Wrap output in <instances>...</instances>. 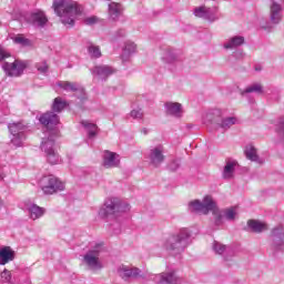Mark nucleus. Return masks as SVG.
Returning a JSON list of instances; mask_svg holds the SVG:
<instances>
[{
  "instance_id": "f257e3e1",
  "label": "nucleus",
  "mask_w": 284,
  "mask_h": 284,
  "mask_svg": "<svg viewBox=\"0 0 284 284\" xmlns=\"http://www.w3.org/2000/svg\"><path fill=\"white\" fill-rule=\"evenodd\" d=\"M39 121L44 125L48 134V138L42 139L40 150L44 153L50 165H57L61 161V158L59 156V151H57V143L54 142L57 130L53 126L59 125V115L54 112H47L40 116Z\"/></svg>"
},
{
  "instance_id": "f03ea898",
  "label": "nucleus",
  "mask_w": 284,
  "mask_h": 284,
  "mask_svg": "<svg viewBox=\"0 0 284 284\" xmlns=\"http://www.w3.org/2000/svg\"><path fill=\"white\" fill-rule=\"evenodd\" d=\"M52 8L67 28H74V22L83 14V8L72 0H53Z\"/></svg>"
},
{
  "instance_id": "7ed1b4c3",
  "label": "nucleus",
  "mask_w": 284,
  "mask_h": 284,
  "mask_svg": "<svg viewBox=\"0 0 284 284\" xmlns=\"http://www.w3.org/2000/svg\"><path fill=\"white\" fill-rule=\"evenodd\" d=\"M190 212H194L195 214H212L215 216V225H223V215L221 214V210L216 206V202L212 199V196L206 195L202 200H194L189 203Z\"/></svg>"
},
{
  "instance_id": "20e7f679",
  "label": "nucleus",
  "mask_w": 284,
  "mask_h": 284,
  "mask_svg": "<svg viewBox=\"0 0 284 284\" xmlns=\"http://www.w3.org/2000/svg\"><path fill=\"white\" fill-rule=\"evenodd\" d=\"M192 233L189 229H181L178 233L169 236L164 243L168 252L176 255L185 252V248L190 245Z\"/></svg>"
},
{
  "instance_id": "39448f33",
  "label": "nucleus",
  "mask_w": 284,
  "mask_h": 284,
  "mask_svg": "<svg viewBox=\"0 0 284 284\" xmlns=\"http://www.w3.org/2000/svg\"><path fill=\"white\" fill-rule=\"evenodd\" d=\"M125 212H130V204L122 202L118 197H111L105 201L99 214L100 216H121Z\"/></svg>"
},
{
  "instance_id": "423d86ee",
  "label": "nucleus",
  "mask_w": 284,
  "mask_h": 284,
  "mask_svg": "<svg viewBox=\"0 0 284 284\" xmlns=\"http://www.w3.org/2000/svg\"><path fill=\"white\" fill-rule=\"evenodd\" d=\"M204 123H213L216 128L230 130L232 125H236V118H221V110L215 109L212 112L206 113Z\"/></svg>"
},
{
  "instance_id": "0eeeda50",
  "label": "nucleus",
  "mask_w": 284,
  "mask_h": 284,
  "mask_svg": "<svg viewBox=\"0 0 284 284\" xmlns=\"http://www.w3.org/2000/svg\"><path fill=\"white\" fill-rule=\"evenodd\" d=\"M10 132V141L16 148H21L26 141V124L22 122H13L8 124Z\"/></svg>"
},
{
  "instance_id": "6e6552de",
  "label": "nucleus",
  "mask_w": 284,
  "mask_h": 284,
  "mask_svg": "<svg viewBox=\"0 0 284 284\" xmlns=\"http://www.w3.org/2000/svg\"><path fill=\"white\" fill-rule=\"evenodd\" d=\"M40 187L44 194H54L65 190L63 182L59 181L53 175H45L40 180Z\"/></svg>"
},
{
  "instance_id": "1a4fd4ad",
  "label": "nucleus",
  "mask_w": 284,
  "mask_h": 284,
  "mask_svg": "<svg viewBox=\"0 0 284 284\" xmlns=\"http://www.w3.org/2000/svg\"><path fill=\"white\" fill-rule=\"evenodd\" d=\"M146 159L152 168H161L165 163V146L163 144L150 146Z\"/></svg>"
},
{
  "instance_id": "9d476101",
  "label": "nucleus",
  "mask_w": 284,
  "mask_h": 284,
  "mask_svg": "<svg viewBox=\"0 0 284 284\" xmlns=\"http://www.w3.org/2000/svg\"><path fill=\"white\" fill-rule=\"evenodd\" d=\"M118 276L123 281H129V278H145L143 272L139 267H130L128 265H120L118 267Z\"/></svg>"
},
{
  "instance_id": "9b49d317",
  "label": "nucleus",
  "mask_w": 284,
  "mask_h": 284,
  "mask_svg": "<svg viewBox=\"0 0 284 284\" xmlns=\"http://www.w3.org/2000/svg\"><path fill=\"white\" fill-rule=\"evenodd\" d=\"M100 247V245L95 246V248L90 250L83 257L85 265H88L90 270H101L102 267L101 261H99L101 254V250H99Z\"/></svg>"
},
{
  "instance_id": "f8f14e48",
  "label": "nucleus",
  "mask_w": 284,
  "mask_h": 284,
  "mask_svg": "<svg viewBox=\"0 0 284 284\" xmlns=\"http://www.w3.org/2000/svg\"><path fill=\"white\" fill-rule=\"evenodd\" d=\"M2 69L8 77H21V74H23V70H26V64L24 62L14 60L13 62H3Z\"/></svg>"
},
{
  "instance_id": "ddd939ff",
  "label": "nucleus",
  "mask_w": 284,
  "mask_h": 284,
  "mask_svg": "<svg viewBox=\"0 0 284 284\" xmlns=\"http://www.w3.org/2000/svg\"><path fill=\"white\" fill-rule=\"evenodd\" d=\"M121 164V159H119V154L105 150L102 154V165L103 168L111 169V168H119Z\"/></svg>"
},
{
  "instance_id": "4468645a",
  "label": "nucleus",
  "mask_w": 284,
  "mask_h": 284,
  "mask_svg": "<svg viewBox=\"0 0 284 284\" xmlns=\"http://www.w3.org/2000/svg\"><path fill=\"white\" fill-rule=\"evenodd\" d=\"M27 21L34 28H45V24L48 23V17H45L43 11H37L28 16Z\"/></svg>"
},
{
  "instance_id": "2eb2a0df",
  "label": "nucleus",
  "mask_w": 284,
  "mask_h": 284,
  "mask_svg": "<svg viewBox=\"0 0 284 284\" xmlns=\"http://www.w3.org/2000/svg\"><path fill=\"white\" fill-rule=\"evenodd\" d=\"M213 251L215 254H220V256H224V261L226 263H230L232 261V257L234 256V250L227 245H224L217 241L213 243Z\"/></svg>"
},
{
  "instance_id": "dca6fc26",
  "label": "nucleus",
  "mask_w": 284,
  "mask_h": 284,
  "mask_svg": "<svg viewBox=\"0 0 284 284\" xmlns=\"http://www.w3.org/2000/svg\"><path fill=\"white\" fill-rule=\"evenodd\" d=\"M153 281L156 284H181V278L174 272L154 275Z\"/></svg>"
},
{
  "instance_id": "f3484780",
  "label": "nucleus",
  "mask_w": 284,
  "mask_h": 284,
  "mask_svg": "<svg viewBox=\"0 0 284 284\" xmlns=\"http://www.w3.org/2000/svg\"><path fill=\"white\" fill-rule=\"evenodd\" d=\"M92 74H95V77H99L101 81H105L109 77H112L116 70L110 65H95L93 69H91Z\"/></svg>"
},
{
  "instance_id": "a211bd4d",
  "label": "nucleus",
  "mask_w": 284,
  "mask_h": 284,
  "mask_svg": "<svg viewBox=\"0 0 284 284\" xmlns=\"http://www.w3.org/2000/svg\"><path fill=\"white\" fill-rule=\"evenodd\" d=\"M165 113L174 119H181L183 116V104L179 102H166L164 104Z\"/></svg>"
},
{
  "instance_id": "6ab92c4d",
  "label": "nucleus",
  "mask_w": 284,
  "mask_h": 284,
  "mask_svg": "<svg viewBox=\"0 0 284 284\" xmlns=\"http://www.w3.org/2000/svg\"><path fill=\"white\" fill-rule=\"evenodd\" d=\"M273 243L276 250H284V229L277 226L272 231Z\"/></svg>"
},
{
  "instance_id": "aec40b11",
  "label": "nucleus",
  "mask_w": 284,
  "mask_h": 284,
  "mask_svg": "<svg viewBox=\"0 0 284 284\" xmlns=\"http://www.w3.org/2000/svg\"><path fill=\"white\" fill-rule=\"evenodd\" d=\"M282 10L283 8H281V4L273 0L271 4L270 19L271 22H273L275 26H277V23H281V20L283 19V16L281 14Z\"/></svg>"
},
{
  "instance_id": "412c9836",
  "label": "nucleus",
  "mask_w": 284,
  "mask_h": 284,
  "mask_svg": "<svg viewBox=\"0 0 284 284\" xmlns=\"http://www.w3.org/2000/svg\"><path fill=\"white\" fill-rule=\"evenodd\" d=\"M236 165H237L236 161L227 160L222 172V178L227 181L234 179V172H236Z\"/></svg>"
},
{
  "instance_id": "4be33fe9",
  "label": "nucleus",
  "mask_w": 284,
  "mask_h": 284,
  "mask_svg": "<svg viewBox=\"0 0 284 284\" xmlns=\"http://www.w3.org/2000/svg\"><path fill=\"white\" fill-rule=\"evenodd\" d=\"M214 12H216V8H207V7H199L194 10L195 17H200L201 19L214 20Z\"/></svg>"
},
{
  "instance_id": "5701e85b",
  "label": "nucleus",
  "mask_w": 284,
  "mask_h": 284,
  "mask_svg": "<svg viewBox=\"0 0 284 284\" xmlns=\"http://www.w3.org/2000/svg\"><path fill=\"white\" fill-rule=\"evenodd\" d=\"M10 261H14V251L10 246L0 248V265H7Z\"/></svg>"
},
{
  "instance_id": "b1692460",
  "label": "nucleus",
  "mask_w": 284,
  "mask_h": 284,
  "mask_svg": "<svg viewBox=\"0 0 284 284\" xmlns=\"http://www.w3.org/2000/svg\"><path fill=\"white\" fill-rule=\"evenodd\" d=\"M245 43V38L242 36H234L230 38L225 43V50H235V48H241Z\"/></svg>"
},
{
  "instance_id": "393cba45",
  "label": "nucleus",
  "mask_w": 284,
  "mask_h": 284,
  "mask_svg": "<svg viewBox=\"0 0 284 284\" xmlns=\"http://www.w3.org/2000/svg\"><path fill=\"white\" fill-rule=\"evenodd\" d=\"M123 12V7L121 3L111 2L109 3V17L112 21H116Z\"/></svg>"
},
{
  "instance_id": "a878e982",
  "label": "nucleus",
  "mask_w": 284,
  "mask_h": 284,
  "mask_svg": "<svg viewBox=\"0 0 284 284\" xmlns=\"http://www.w3.org/2000/svg\"><path fill=\"white\" fill-rule=\"evenodd\" d=\"M30 219H32V221H37V219H41V216H43L45 214V209L37 205V204H30L27 207Z\"/></svg>"
},
{
  "instance_id": "bb28decb",
  "label": "nucleus",
  "mask_w": 284,
  "mask_h": 284,
  "mask_svg": "<svg viewBox=\"0 0 284 284\" xmlns=\"http://www.w3.org/2000/svg\"><path fill=\"white\" fill-rule=\"evenodd\" d=\"M58 87L64 90L65 92H79L82 90L79 83L70 81H60Z\"/></svg>"
},
{
  "instance_id": "cd10ccee",
  "label": "nucleus",
  "mask_w": 284,
  "mask_h": 284,
  "mask_svg": "<svg viewBox=\"0 0 284 284\" xmlns=\"http://www.w3.org/2000/svg\"><path fill=\"white\" fill-rule=\"evenodd\" d=\"M245 155L248 161H254L255 163H263V160L258 158V154L256 153V148H254V145L246 146Z\"/></svg>"
},
{
  "instance_id": "c85d7f7f",
  "label": "nucleus",
  "mask_w": 284,
  "mask_h": 284,
  "mask_svg": "<svg viewBox=\"0 0 284 284\" xmlns=\"http://www.w3.org/2000/svg\"><path fill=\"white\" fill-rule=\"evenodd\" d=\"M247 225L253 232L256 233L265 232V230H267V225L265 223L255 220L248 221Z\"/></svg>"
},
{
  "instance_id": "c756f323",
  "label": "nucleus",
  "mask_w": 284,
  "mask_h": 284,
  "mask_svg": "<svg viewBox=\"0 0 284 284\" xmlns=\"http://www.w3.org/2000/svg\"><path fill=\"white\" fill-rule=\"evenodd\" d=\"M87 48L91 59H101V48L99 45L89 42Z\"/></svg>"
},
{
  "instance_id": "7c9ffc66",
  "label": "nucleus",
  "mask_w": 284,
  "mask_h": 284,
  "mask_svg": "<svg viewBox=\"0 0 284 284\" xmlns=\"http://www.w3.org/2000/svg\"><path fill=\"white\" fill-rule=\"evenodd\" d=\"M221 215H222V220L226 219V221H235L236 219V207H229L225 209L224 211H220ZM222 225H223V221H222Z\"/></svg>"
},
{
  "instance_id": "2f4dec72",
  "label": "nucleus",
  "mask_w": 284,
  "mask_h": 284,
  "mask_svg": "<svg viewBox=\"0 0 284 284\" xmlns=\"http://www.w3.org/2000/svg\"><path fill=\"white\" fill-rule=\"evenodd\" d=\"M81 124L83 125V128H85V130L88 131L89 138L92 139L94 136H97V130L98 126L94 123H90L89 121L83 120L81 122Z\"/></svg>"
},
{
  "instance_id": "473e14b6",
  "label": "nucleus",
  "mask_w": 284,
  "mask_h": 284,
  "mask_svg": "<svg viewBox=\"0 0 284 284\" xmlns=\"http://www.w3.org/2000/svg\"><path fill=\"white\" fill-rule=\"evenodd\" d=\"M252 92H255L256 94H263V85L258 83L251 84L242 92V94L245 95Z\"/></svg>"
},
{
  "instance_id": "72a5a7b5",
  "label": "nucleus",
  "mask_w": 284,
  "mask_h": 284,
  "mask_svg": "<svg viewBox=\"0 0 284 284\" xmlns=\"http://www.w3.org/2000/svg\"><path fill=\"white\" fill-rule=\"evenodd\" d=\"M65 109V101L61 98H55L52 104L53 112H61Z\"/></svg>"
},
{
  "instance_id": "f704fd0d",
  "label": "nucleus",
  "mask_w": 284,
  "mask_h": 284,
  "mask_svg": "<svg viewBox=\"0 0 284 284\" xmlns=\"http://www.w3.org/2000/svg\"><path fill=\"white\" fill-rule=\"evenodd\" d=\"M163 60L166 63H174V61H176V54L172 50H166L164 52Z\"/></svg>"
},
{
  "instance_id": "c9c22d12",
  "label": "nucleus",
  "mask_w": 284,
  "mask_h": 284,
  "mask_svg": "<svg viewBox=\"0 0 284 284\" xmlns=\"http://www.w3.org/2000/svg\"><path fill=\"white\" fill-rule=\"evenodd\" d=\"M124 54H134L136 52V44L134 42H126L123 50Z\"/></svg>"
},
{
  "instance_id": "e433bc0d",
  "label": "nucleus",
  "mask_w": 284,
  "mask_h": 284,
  "mask_svg": "<svg viewBox=\"0 0 284 284\" xmlns=\"http://www.w3.org/2000/svg\"><path fill=\"white\" fill-rule=\"evenodd\" d=\"M14 43H18L19 45H30V40L26 39L23 36H17L13 39Z\"/></svg>"
},
{
  "instance_id": "4c0bfd02",
  "label": "nucleus",
  "mask_w": 284,
  "mask_h": 284,
  "mask_svg": "<svg viewBox=\"0 0 284 284\" xmlns=\"http://www.w3.org/2000/svg\"><path fill=\"white\" fill-rule=\"evenodd\" d=\"M130 116H131V119L141 120V119H143V110H141V109H133L130 112Z\"/></svg>"
},
{
  "instance_id": "58836bf2",
  "label": "nucleus",
  "mask_w": 284,
  "mask_h": 284,
  "mask_svg": "<svg viewBox=\"0 0 284 284\" xmlns=\"http://www.w3.org/2000/svg\"><path fill=\"white\" fill-rule=\"evenodd\" d=\"M36 68L41 74H45V72H48V63L45 61L38 62Z\"/></svg>"
},
{
  "instance_id": "ea45409f",
  "label": "nucleus",
  "mask_w": 284,
  "mask_h": 284,
  "mask_svg": "<svg viewBox=\"0 0 284 284\" xmlns=\"http://www.w3.org/2000/svg\"><path fill=\"white\" fill-rule=\"evenodd\" d=\"M1 278L4 283H10V281H12V273L4 268V271L1 273Z\"/></svg>"
},
{
  "instance_id": "a19ab883",
  "label": "nucleus",
  "mask_w": 284,
  "mask_h": 284,
  "mask_svg": "<svg viewBox=\"0 0 284 284\" xmlns=\"http://www.w3.org/2000/svg\"><path fill=\"white\" fill-rule=\"evenodd\" d=\"M179 168H181V163L178 160H173L169 164V170H171V172H176Z\"/></svg>"
},
{
  "instance_id": "79ce46f5",
  "label": "nucleus",
  "mask_w": 284,
  "mask_h": 284,
  "mask_svg": "<svg viewBox=\"0 0 284 284\" xmlns=\"http://www.w3.org/2000/svg\"><path fill=\"white\" fill-rule=\"evenodd\" d=\"M6 59H10V53L3 49H0V63L6 61Z\"/></svg>"
},
{
  "instance_id": "37998d69",
  "label": "nucleus",
  "mask_w": 284,
  "mask_h": 284,
  "mask_svg": "<svg viewBox=\"0 0 284 284\" xmlns=\"http://www.w3.org/2000/svg\"><path fill=\"white\" fill-rule=\"evenodd\" d=\"M123 37H125V30L124 29H120V30H118L115 32L113 39H114V41H116V39H121Z\"/></svg>"
},
{
  "instance_id": "c03bdc74",
  "label": "nucleus",
  "mask_w": 284,
  "mask_h": 284,
  "mask_svg": "<svg viewBox=\"0 0 284 284\" xmlns=\"http://www.w3.org/2000/svg\"><path fill=\"white\" fill-rule=\"evenodd\" d=\"M84 23L87 26H94V23H97V17H89L84 20Z\"/></svg>"
},
{
  "instance_id": "a18cd8bd",
  "label": "nucleus",
  "mask_w": 284,
  "mask_h": 284,
  "mask_svg": "<svg viewBox=\"0 0 284 284\" xmlns=\"http://www.w3.org/2000/svg\"><path fill=\"white\" fill-rule=\"evenodd\" d=\"M142 134H148L150 132V130H148L146 128L141 130Z\"/></svg>"
},
{
  "instance_id": "49530a36",
  "label": "nucleus",
  "mask_w": 284,
  "mask_h": 284,
  "mask_svg": "<svg viewBox=\"0 0 284 284\" xmlns=\"http://www.w3.org/2000/svg\"><path fill=\"white\" fill-rule=\"evenodd\" d=\"M1 180H3V176H2V175H0V181H1Z\"/></svg>"
}]
</instances>
